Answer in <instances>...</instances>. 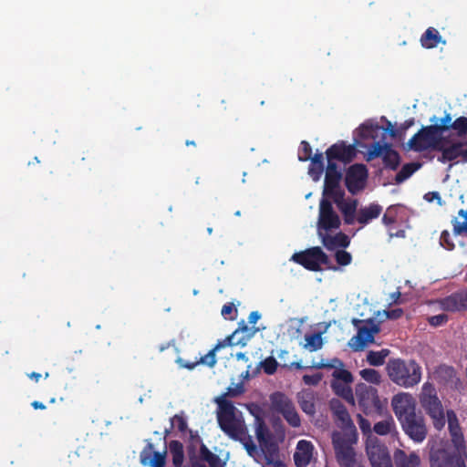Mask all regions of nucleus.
Segmentation results:
<instances>
[{
  "label": "nucleus",
  "instance_id": "de8ad7c7",
  "mask_svg": "<svg viewBox=\"0 0 467 467\" xmlns=\"http://www.w3.org/2000/svg\"><path fill=\"white\" fill-rule=\"evenodd\" d=\"M333 379L331 381H341L345 383H352L353 376L350 371L347 370L343 368H337L332 373Z\"/></svg>",
  "mask_w": 467,
  "mask_h": 467
},
{
  "label": "nucleus",
  "instance_id": "a18cd8bd",
  "mask_svg": "<svg viewBox=\"0 0 467 467\" xmlns=\"http://www.w3.org/2000/svg\"><path fill=\"white\" fill-rule=\"evenodd\" d=\"M394 427V420L390 418L377 422L373 427V431L379 435H386L389 434Z\"/></svg>",
  "mask_w": 467,
  "mask_h": 467
},
{
  "label": "nucleus",
  "instance_id": "1a4fd4ad",
  "mask_svg": "<svg viewBox=\"0 0 467 467\" xmlns=\"http://www.w3.org/2000/svg\"><path fill=\"white\" fill-rule=\"evenodd\" d=\"M340 224V218L334 211L331 202L327 198H322L319 202V213L317 220L318 236L338 229Z\"/></svg>",
  "mask_w": 467,
  "mask_h": 467
},
{
  "label": "nucleus",
  "instance_id": "09e8293b",
  "mask_svg": "<svg viewBox=\"0 0 467 467\" xmlns=\"http://www.w3.org/2000/svg\"><path fill=\"white\" fill-rule=\"evenodd\" d=\"M361 378L368 382L379 384L381 381L380 374L373 368H364L359 372Z\"/></svg>",
  "mask_w": 467,
  "mask_h": 467
},
{
  "label": "nucleus",
  "instance_id": "69168bd1",
  "mask_svg": "<svg viewBox=\"0 0 467 467\" xmlns=\"http://www.w3.org/2000/svg\"><path fill=\"white\" fill-rule=\"evenodd\" d=\"M424 199L429 202H431L432 201L437 200L439 204L441 203V198L438 192H430L426 193L424 195Z\"/></svg>",
  "mask_w": 467,
  "mask_h": 467
},
{
  "label": "nucleus",
  "instance_id": "a19ab883",
  "mask_svg": "<svg viewBox=\"0 0 467 467\" xmlns=\"http://www.w3.org/2000/svg\"><path fill=\"white\" fill-rule=\"evenodd\" d=\"M458 216L462 218L463 221L461 222L458 218H454L451 221L453 226V234L455 235H466L467 236V210L461 209L458 212Z\"/></svg>",
  "mask_w": 467,
  "mask_h": 467
},
{
  "label": "nucleus",
  "instance_id": "cd10ccee",
  "mask_svg": "<svg viewBox=\"0 0 467 467\" xmlns=\"http://www.w3.org/2000/svg\"><path fill=\"white\" fill-rule=\"evenodd\" d=\"M319 237L322 240L323 245L329 251L337 247L347 248L350 244L348 236L342 232H339L335 235H330L327 233Z\"/></svg>",
  "mask_w": 467,
  "mask_h": 467
},
{
  "label": "nucleus",
  "instance_id": "20e7f679",
  "mask_svg": "<svg viewBox=\"0 0 467 467\" xmlns=\"http://www.w3.org/2000/svg\"><path fill=\"white\" fill-rule=\"evenodd\" d=\"M355 437L348 434L334 433L332 442L337 462L340 467H364L361 454H358L353 448Z\"/></svg>",
  "mask_w": 467,
  "mask_h": 467
},
{
  "label": "nucleus",
  "instance_id": "a211bd4d",
  "mask_svg": "<svg viewBox=\"0 0 467 467\" xmlns=\"http://www.w3.org/2000/svg\"><path fill=\"white\" fill-rule=\"evenodd\" d=\"M326 155L327 162H335L334 161L337 160L344 163H349L354 160L357 152L354 145L339 140L326 150Z\"/></svg>",
  "mask_w": 467,
  "mask_h": 467
},
{
  "label": "nucleus",
  "instance_id": "bf43d9fd",
  "mask_svg": "<svg viewBox=\"0 0 467 467\" xmlns=\"http://www.w3.org/2000/svg\"><path fill=\"white\" fill-rule=\"evenodd\" d=\"M322 380V374L316 373L314 375H304L303 381L306 385L317 386Z\"/></svg>",
  "mask_w": 467,
  "mask_h": 467
},
{
  "label": "nucleus",
  "instance_id": "e2e57ef3",
  "mask_svg": "<svg viewBox=\"0 0 467 467\" xmlns=\"http://www.w3.org/2000/svg\"><path fill=\"white\" fill-rule=\"evenodd\" d=\"M238 333L233 332L230 336L226 337L223 342L224 346H240V344L237 343L238 341Z\"/></svg>",
  "mask_w": 467,
  "mask_h": 467
},
{
  "label": "nucleus",
  "instance_id": "2eb2a0df",
  "mask_svg": "<svg viewBox=\"0 0 467 467\" xmlns=\"http://www.w3.org/2000/svg\"><path fill=\"white\" fill-rule=\"evenodd\" d=\"M366 450L372 467H393L388 448L378 439L368 440Z\"/></svg>",
  "mask_w": 467,
  "mask_h": 467
},
{
  "label": "nucleus",
  "instance_id": "4468645a",
  "mask_svg": "<svg viewBox=\"0 0 467 467\" xmlns=\"http://www.w3.org/2000/svg\"><path fill=\"white\" fill-rule=\"evenodd\" d=\"M400 423L405 434L414 442L420 443L426 439L428 429L425 419L420 413H416Z\"/></svg>",
  "mask_w": 467,
  "mask_h": 467
},
{
  "label": "nucleus",
  "instance_id": "393cba45",
  "mask_svg": "<svg viewBox=\"0 0 467 467\" xmlns=\"http://www.w3.org/2000/svg\"><path fill=\"white\" fill-rule=\"evenodd\" d=\"M314 446L311 441L301 440L297 442L294 453V462L296 467H306L312 459Z\"/></svg>",
  "mask_w": 467,
  "mask_h": 467
},
{
  "label": "nucleus",
  "instance_id": "c756f323",
  "mask_svg": "<svg viewBox=\"0 0 467 467\" xmlns=\"http://www.w3.org/2000/svg\"><path fill=\"white\" fill-rule=\"evenodd\" d=\"M463 143H453L449 147L444 146V142L438 148L437 150L441 151V156L438 157V161L446 163L448 161H455L457 158L462 157Z\"/></svg>",
  "mask_w": 467,
  "mask_h": 467
},
{
  "label": "nucleus",
  "instance_id": "473e14b6",
  "mask_svg": "<svg viewBox=\"0 0 467 467\" xmlns=\"http://www.w3.org/2000/svg\"><path fill=\"white\" fill-rule=\"evenodd\" d=\"M382 161L386 168L396 171L400 164V156L397 150L391 148L390 144L385 143Z\"/></svg>",
  "mask_w": 467,
  "mask_h": 467
},
{
  "label": "nucleus",
  "instance_id": "3c124183",
  "mask_svg": "<svg viewBox=\"0 0 467 467\" xmlns=\"http://www.w3.org/2000/svg\"><path fill=\"white\" fill-rule=\"evenodd\" d=\"M312 157L311 145L306 140H302L298 150V160L300 161H307Z\"/></svg>",
  "mask_w": 467,
  "mask_h": 467
},
{
  "label": "nucleus",
  "instance_id": "49530a36",
  "mask_svg": "<svg viewBox=\"0 0 467 467\" xmlns=\"http://www.w3.org/2000/svg\"><path fill=\"white\" fill-rule=\"evenodd\" d=\"M385 151V143L381 144L380 142L377 141L372 143L367 152L366 160L368 161H370L378 157H382L383 153Z\"/></svg>",
  "mask_w": 467,
  "mask_h": 467
},
{
  "label": "nucleus",
  "instance_id": "39448f33",
  "mask_svg": "<svg viewBox=\"0 0 467 467\" xmlns=\"http://www.w3.org/2000/svg\"><path fill=\"white\" fill-rule=\"evenodd\" d=\"M254 431L261 450L265 456L268 463H273V467H286L281 461L273 462L274 456L278 452V446L275 441L274 434L266 425L265 420L260 416L254 418Z\"/></svg>",
  "mask_w": 467,
  "mask_h": 467
},
{
  "label": "nucleus",
  "instance_id": "aec40b11",
  "mask_svg": "<svg viewBox=\"0 0 467 467\" xmlns=\"http://www.w3.org/2000/svg\"><path fill=\"white\" fill-rule=\"evenodd\" d=\"M433 377L439 384L451 388L452 389H460L462 387V382L457 376V371L451 366H439L434 370Z\"/></svg>",
  "mask_w": 467,
  "mask_h": 467
},
{
  "label": "nucleus",
  "instance_id": "412c9836",
  "mask_svg": "<svg viewBox=\"0 0 467 467\" xmlns=\"http://www.w3.org/2000/svg\"><path fill=\"white\" fill-rule=\"evenodd\" d=\"M441 309L449 312L467 310V289L452 293L440 301Z\"/></svg>",
  "mask_w": 467,
  "mask_h": 467
},
{
  "label": "nucleus",
  "instance_id": "5fc2aeb1",
  "mask_svg": "<svg viewBox=\"0 0 467 467\" xmlns=\"http://www.w3.org/2000/svg\"><path fill=\"white\" fill-rule=\"evenodd\" d=\"M221 314L224 318L234 320L236 318L237 309L234 303H227L223 306Z\"/></svg>",
  "mask_w": 467,
  "mask_h": 467
},
{
  "label": "nucleus",
  "instance_id": "4d7b16f0",
  "mask_svg": "<svg viewBox=\"0 0 467 467\" xmlns=\"http://www.w3.org/2000/svg\"><path fill=\"white\" fill-rule=\"evenodd\" d=\"M378 126L374 128L372 125L362 124L359 127V135L363 139L374 138V133Z\"/></svg>",
  "mask_w": 467,
  "mask_h": 467
},
{
  "label": "nucleus",
  "instance_id": "680f3d73",
  "mask_svg": "<svg viewBox=\"0 0 467 467\" xmlns=\"http://www.w3.org/2000/svg\"><path fill=\"white\" fill-rule=\"evenodd\" d=\"M176 362L180 366V368H187L189 370L193 369L199 364H203L202 362H201V358L193 362L185 361L182 358H178Z\"/></svg>",
  "mask_w": 467,
  "mask_h": 467
},
{
  "label": "nucleus",
  "instance_id": "dca6fc26",
  "mask_svg": "<svg viewBox=\"0 0 467 467\" xmlns=\"http://www.w3.org/2000/svg\"><path fill=\"white\" fill-rule=\"evenodd\" d=\"M342 173L336 162H327L324 181L323 198H335L338 193H345L340 187Z\"/></svg>",
  "mask_w": 467,
  "mask_h": 467
},
{
  "label": "nucleus",
  "instance_id": "e433bc0d",
  "mask_svg": "<svg viewBox=\"0 0 467 467\" xmlns=\"http://www.w3.org/2000/svg\"><path fill=\"white\" fill-rule=\"evenodd\" d=\"M443 117H447L449 119L448 122L446 123L448 126V130H455L457 136L461 138L467 134V117H459L454 121H451V116L448 112H446Z\"/></svg>",
  "mask_w": 467,
  "mask_h": 467
},
{
  "label": "nucleus",
  "instance_id": "72a5a7b5",
  "mask_svg": "<svg viewBox=\"0 0 467 467\" xmlns=\"http://www.w3.org/2000/svg\"><path fill=\"white\" fill-rule=\"evenodd\" d=\"M308 174L314 181H318L324 172V157L323 153L317 152L310 160Z\"/></svg>",
  "mask_w": 467,
  "mask_h": 467
},
{
  "label": "nucleus",
  "instance_id": "79ce46f5",
  "mask_svg": "<svg viewBox=\"0 0 467 467\" xmlns=\"http://www.w3.org/2000/svg\"><path fill=\"white\" fill-rule=\"evenodd\" d=\"M305 348H307L309 351H317L320 349L323 346V339L321 333L315 332L312 334H306L305 336Z\"/></svg>",
  "mask_w": 467,
  "mask_h": 467
},
{
  "label": "nucleus",
  "instance_id": "0e129e2a",
  "mask_svg": "<svg viewBox=\"0 0 467 467\" xmlns=\"http://www.w3.org/2000/svg\"><path fill=\"white\" fill-rule=\"evenodd\" d=\"M385 314L389 319H398L403 315V310L401 308H395L386 311Z\"/></svg>",
  "mask_w": 467,
  "mask_h": 467
},
{
  "label": "nucleus",
  "instance_id": "c85d7f7f",
  "mask_svg": "<svg viewBox=\"0 0 467 467\" xmlns=\"http://www.w3.org/2000/svg\"><path fill=\"white\" fill-rule=\"evenodd\" d=\"M420 45L423 48L432 49L439 44L446 45V40L442 38L439 31L432 26L428 27L420 38Z\"/></svg>",
  "mask_w": 467,
  "mask_h": 467
},
{
  "label": "nucleus",
  "instance_id": "ea45409f",
  "mask_svg": "<svg viewBox=\"0 0 467 467\" xmlns=\"http://www.w3.org/2000/svg\"><path fill=\"white\" fill-rule=\"evenodd\" d=\"M421 167L419 162H410L404 164L400 171L395 176V182L400 184L409 179L416 171Z\"/></svg>",
  "mask_w": 467,
  "mask_h": 467
},
{
  "label": "nucleus",
  "instance_id": "f8f14e48",
  "mask_svg": "<svg viewBox=\"0 0 467 467\" xmlns=\"http://www.w3.org/2000/svg\"><path fill=\"white\" fill-rule=\"evenodd\" d=\"M368 171L362 163L350 165L345 175V185L351 194H357L365 188Z\"/></svg>",
  "mask_w": 467,
  "mask_h": 467
},
{
  "label": "nucleus",
  "instance_id": "9d476101",
  "mask_svg": "<svg viewBox=\"0 0 467 467\" xmlns=\"http://www.w3.org/2000/svg\"><path fill=\"white\" fill-rule=\"evenodd\" d=\"M353 324L358 328V333L351 338L354 341L353 348L355 350L363 349L368 343H373L375 335L379 333V325L374 319L367 320L353 319Z\"/></svg>",
  "mask_w": 467,
  "mask_h": 467
},
{
  "label": "nucleus",
  "instance_id": "37998d69",
  "mask_svg": "<svg viewBox=\"0 0 467 467\" xmlns=\"http://www.w3.org/2000/svg\"><path fill=\"white\" fill-rule=\"evenodd\" d=\"M389 349H381L380 351H369L367 355V361L374 367L381 366L385 363L386 358L389 356Z\"/></svg>",
  "mask_w": 467,
  "mask_h": 467
},
{
  "label": "nucleus",
  "instance_id": "a878e982",
  "mask_svg": "<svg viewBox=\"0 0 467 467\" xmlns=\"http://www.w3.org/2000/svg\"><path fill=\"white\" fill-rule=\"evenodd\" d=\"M330 410L339 427L353 426L350 415L345 405L338 400L333 399L330 401Z\"/></svg>",
  "mask_w": 467,
  "mask_h": 467
},
{
  "label": "nucleus",
  "instance_id": "603ef678",
  "mask_svg": "<svg viewBox=\"0 0 467 467\" xmlns=\"http://www.w3.org/2000/svg\"><path fill=\"white\" fill-rule=\"evenodd\" d=\"M440 244L448 251H452L455 248V244L447 230L441 232Z\"/></svg>",
  "mask_w": 467,
  "mask_h": 467
},
{
  "label": "nucleus",
  "instance_id": "9b49d317",
  "mask_svg": "<svg viewBox=\"0 0 467 467\" xmlns=\"http://www.w3.org/2000/svg\"><path fill=\"white\" fill-rule=\"evenodd\" d=\"M200 446L199 458L202 462H207L210 467H224L220 457L212 452L205 444L202 443L201 437L198 434H192L191 431L190 443L187 446V452L191 462L196 460V449Z\"/></svg>",
  "mask_w": 467,
  "mask_h": 467
},
{
  "label": "nucleus",
  "instance_id": "4c0bfd02",
  "mask_svg": "<svg viewBox=\"0 0 467 467\" xmlns=\"http://www.w3.org/2000/svg\"><path fill=\"white\" fill-rule=\"evenodd\" d=\"M170 453L174 467H182L184 461V450L181 441L173 440L169 444Z\"/></svg>",
  "mask_w": 467,
  "mask_h": 467
},
{
  "label": "nucleus",
  "instance_id": "6e6d98bb",
  "mask_svg": "<svg viewBox=\"0 0 467 467\" xmlns=\"http://www.w3.org/2000/svg\"><path fill=\"white\" fill-rule=\"evenodd\" d=\"M448 316L446 314H439L431 316L428 318V322L431 326L440 327L448 322Z\"/></svg>",
  "mask_w": 467,
  "mask_h": 467
},
{
  "label": "nucleus",
  "instance_id": "4be33fe9",
  "mask_svg": "<svg viewBox=\"0 0 467 467\" xmlns=\"http://www.w3.org/2000/svg\"><path fill=\"white\" fill-rule=\"evenodd\" d=\"M300 409L308 416H315L318 395L311 389H304L296 395Z\"/></svg>",
  "mask_w": 467,
  "mask_h": 467
},
{
  "label": "nucleus",
  "instance_id": "2f4dec72",
  "mask_svg": "<svg viewBox=\"0 0 467 467\" xmlns=\"http://www.w3.org/2000/svg\"><path fill=\"white\" fill-rule=\"evenodd\" d=\"M408 147L410 150L415 152H422L429 149L433 150V144L427 137V135H425V132L420 136H418V132L414 134L412 138L408 141Z\"/></svg>",
  "mask_w": 467,
  "mask_h": 467
},
{
  "label": "nucleus",
  "instance_id": "5701e85b",
  "mask_svg": "<svg viewBox=\"0 0 467 467\" xmlns=\"http://www.w3.org/2000/svg\"><path fill=\"white\" fill-rule=\"evenodd\" d=\"M337 207L342 213L345 223L353 224L355 222V213L358 207V201L345 200V193H338L337 197L333 198Z\"/></svg>",
  "mask_w": 467,
  "mask_h": 467
},
{
  "label": "nucleus",
  "instance_id": "13d9d810",
  "mask_svg": "<svg viewBox=\"0 0 467 467\" xmlns=\"http://www.w3.org/2000/svg\"><path fill=\"white\" fill-rule=\"evenodd\" d=\"M244 392V389L243 384L238 383L234 388L229 387L227 389L226 393H224L222 397H224V399H226V397L234 398V397H238V396L242 395Z\"/></svg>",
  "mask_w": 467,
  "mask_h": 467
},
{
  "label": "nucleus",
  "instance_id": "f3484780",
  "mask_svg": "<svg viewBox=\"0 0 467 467\" xmlns=\"http://www.w3.org/2000/svg\"><path fill=\"white\" fill-rule=\"evenodd\" d=\"M391 406L399 421L416 414V400L410 393L396 394L391 400Z\"/></svg>",
  "mask_w": 467,
  "mask_h": 467
},
{
  "label": "nucleus",
  "instance_id": "052dcab7",
  "mask_svg": "<svg viewBox=\"0 0 467 467\" xmlns=\"http://www.w3.org/2000/svg\"><path fill=\"white\" fill-rule=\"evenodd\" d=\"M171 422H172L173 425H175L177 427V429L181 432H184L187 430V428H188L187 421H186V420L182 416L175 415L171 419Z\"/></svg>",
  "mask_w": 467,
  "mask_h": 467
},
{
  "label": "nucleus",
  "instance_id": "bb28decb",
  "mask_svg": "<svg viewBox=\"0 0 467 467\" xmlns=\"http://www.w3.org/2000/svg\"><path fill=\"white\" fill-rule=\"evenodd\" d=\"M393 461L396 467H419L420 458L415 451L407 454L401 449H396L393 453Z\"/></svg>",
  "mask_w": 467,
  "mask_h": 467
},
{
  "label": "nucleus",
  "instance_id": "f704fd0d",
  "mask_svg": "<svg viewBox=\"0 0 467 467\" xmlns=\"http://www.w3.org/2000/svg\"><path fill=\"white\" fill-rule=\"evenodd\" d=\"M350 384L351 383H345L341 381H331L330 386L336 395L343 398L350 404H354L355 399Z\"/></svg>",
  "mask_w": 467,
  "mask_h": 467
},
{
  "label": "nucleus",
  "instance_id": "ddd939ff",
  "mask_svg": "<svg viewBox=\"0 0 467 467\" xmlns=\"http://www.w3.org/2000/svg\"><path fill=\"white\" fill-rule=\"evenodd\" d=\"M271 400L275 410L283 415L289 425L292 427L300 426V417L290 399L284 393L275 392L272 395Z\"/></svg>",
  "mask_w": 467,
  "mask_h": 467
},
{
  "label": "nucleus",
  "instance_id": "8fccbe9b",
  "mask_svg": "<svg viewBox=\"0 0 467 467\" xmlns=\"http://www.w3.org/2000/svg\"><path fill=\"white\" fill-rule=\"evenodd\" d=\"M260 367L264 369V372L267 375H273L275 373L278 363L274 357H268L260 362Z\"/></svg>",
  "mask_w": 467,
  "mask_h": 467
},
{
  "label": "nucleus",
  "instance_id": "774afa93",
  "mask_svg": "<svg viewBox=\"0 0 467 467\" xmlns=\"http://www.w3.org/2000/svg\"><path fill=\"white\" fill-rule=\"evenodd\" d=\"M261 318V315L258 311H253L249 314L248 322L254 325Z\"/></svg>",
  "mask_w": 467,
  "mask_h": 467
},
{
  "label": "nucleus",
  "instance_id": "6ab92c4d",
  "mask_svg": "<svg viewBox=\"0 0 467 467\" xmlns=\"http://www.w3.org/2000/svg\"><path fill=\"white\" fill-rule=\"evenodd\" d=\"M430 120L431 122H435V124L422 127L418 131V136L425 132V135H427V137L433 144V150H437L443 142V134L448 131V126L446 123L448 122L449 119L447 117H442L441 119V122L437 123L438 119L435 116H433Z\"/></svg>",
  "mask_w": 467,
  "mask_h": 467
},
{
  "label": "nucleus",
  "instance_id": "f257e3e1",
  "mask_svg": "<svg viewBox=\"0 0 467 467\" xmlns=\"http://www.w3.org/2000/svg\"><path fill=\"white\" fill-rule=\"evenodd\" d=\"M215 402L218 405L217 421L221 430L231 439L240 441L249 456L254 458L258 456L259 448L248 434L244 421L236 416V408L233 402L224 397L216 398Z\"/></svg>",
  "mask_w": 467,
  "mask_h": 467
},
{
  "label": "nucleus",
  "instance_id": "7c9ffc66",
  "mask_svg": "<svg viewBox=\"0 0 467 467\" xmlns=\"http://www.w3.org/2000/svg\"><path fill=\"white\" fill-rule=\"evenodd\" d=\"M382 212V207L378 203H370L359 209L357 221L362 225L368 224L371 220L378 218Z\"/></svg>",
  "mask_w": 467,
  "mask_h": 467
},
{
  "label": "nucleus",
  "instance_id": "f03ea898",
  "mask_svg": "<svg viewBox=\"0 0 467 467\" xmlns=\"http://www.w3.org/2000/svg\"><path fill=\"white\" fill-rule=\"evenodd\" d=\"M387 369L391 381L403 388H412L421 379V368L415 360L392 359Z\"/></svg>",
  "mask_w": 467,
  "mask_h": 467
},
{
  "label": "nucleus",
  "instance_id": "338daca9",
  "mask_svg": "<svg viewBox=\"0 0 467 467\" xmlns=\"http://www.w3.org/2000/svg\"><path fill=\"white\" fill-rule=\"evenodd\" d=\"M396 222V218L394 215H390L389 211L383 215L382 223L385 225H390Z\"/></svg>",
  "mask_w": 467,
  "mask_h": 467
},
{
  "label": "nucleus",
  "instance_id": "58836bf2",
  "mask_svg": "<svg viewBox=\"0 0 467 467\" xmlns=\"http://www.w3.org/2000/svg\"><path fill=\"white\" fill-rule=\"evenodd\" d=\"M446 417L448 420L449 431L452 436L453 441H457L458 440L462 439V434L456 413L452 410H449L445 413V418Z\"/></svg>",
  "mask_w": 467,
  "mask_h": 467
},
{
  "label": "nucleus",
  "instance_id": "0eeeda50",
  "mask_svg": "<svg viewBox=\"0 0 467 467\" xmlns=\"http://www.w3.org/2000/svg\"><path fill=\"white\" fill-rule=\"evenodd\" d=\"M466 454L456 446L432 449L430 454L431 467H466Z\"/></svg>",
  "mask_w": 467,
  "mask_h": 467
},
{
  "label": "nucleus",
  "instance_id": "7ed1b4c3",
  "mask_svg": "<svg viewBox=\"0 0 467 467\" xmlns=\"http://www.w3.org/2000/svg\"><path fill=\"white\" fill-rule=\"evenodd\" d=\"M419 401L425 413L431 419L434 428L441 430L446 423V412L432 383L429 381L423 383L419 394Z\"/></svg>",
  "mask_w": 467,
  "mask_h": 467
},
{
  "label": "nucleus",
  "instance_id": "864d4df0",
  "mask_svg": "<svg viewBox=\"0 0 467 467\" xmlns=\"http://www.w3.org/2000/svg\"><path fill=\"white\" fill-rule=\"evenodd\" d=\"M335 258L337 265L341 266L348 265L351 263V254L345 250H337L335 254Z\"/></svg>",
  "mask_w": 467,
  "mask_h": 467
},
{
  "label": "nucleus",
  "instance_id": "b1692460",
  "mask_svg": "<svg viewBox=\"0 0 467 467\" xmlns=\"http://www.w3.org/2000/svg\"><path fill=\"white\" fill-rule=\"evenodd\" d=\"M140 462L144 466L164 467L165 453L155 451L153 444L148 442L140 452Z\"/></svg>",
  "mask_w": 467,
  "mask_h": 467
},
{
  "label": "nucleus",
  "instance_id": "423d86ee",
  "mask_svg": "<svg viewBox=\"0 0 467 467\" xmlns=\"http://www.w3.org/2000/svg\"><path fill=\"white\" fill-rule=\"evenodd\" d=\"M291 260L313 272L321 271L322 265H325L328 269H337V266L331 265L329 257L319 246H314L304 251L295 253L292 255Z\"/></svg>",
  "mask_w": 467,
  "mask_h": 467
},
{
  "label": "nucleus",
  "instance_id": "c9c22d12",
  "mask_svg": "<svg viewBox=\"0 0 467 467\" xmlns=\"http://www.w3.org/2000/svg\"><path fill=\"white\" fill-rule=\"evenodd\" d=\"M258 330V328L248 327V325L242 320L239 322L238 327L234 332L238 333L237 343L240 344L241 347H244Z\"/></svg>",
  "mask_w": 467,
  "mask_h": 467
},
{
  "label": "nucleus",
  "instance_id": "6e6552de",
  "mask_svg": "<svg viewBox=\"0 0 467 467\" xmlns=\"http://www.w3.org/2000/svg\"><path fill=\"white\" fill-rule=\"evenodd\" d=\"M356 396L360 410L366 415L379 413L381 411V402L378 395V390L364 383H359L356 387Z\"/></svg>",
  "mask_w": 467,
  "mask_h": 467
},
{
  "label": "nucleus",
  "instance_id": "c03bdc74",
  "mask_svg": "<svg viewBox=\"0 0 467 467\" xmlns=\"http://www.w3.org/2000/svg\"><path fill=\"white\" fill-rule=\"evenodd\" d=\"M224 347L225 346H224L223 342V341H219L213 347V348H212L206 355H204L203 357H201V362H202L203 365H206L209 368L214 367V365L217 362L215 353H216L217 350H219L220 348H224Z\"/></svg>",
  "mask_w": 467,
  "mask_h": 467
}]
</instances>
